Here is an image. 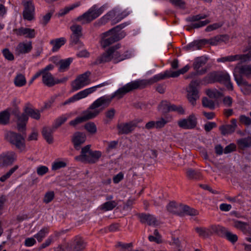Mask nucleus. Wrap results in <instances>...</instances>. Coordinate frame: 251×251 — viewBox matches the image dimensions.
I'll return each mask as SVG.
<instances>
[{
	"mask_svg": "<svg viewBox=\"0 0 251 251\" xmlns=\"http://www.w3.org/2000/svg\"><path fill=\"white\" fill-rule=\"evenodd\" d=\"M121 47L119 43L111 46L101 55L97 57L93 62L94 65H99L113 60L114 63L116 64L126 59L129 58L130 55L127 53L121 54L118 51Z\"/></svg>",
	"mask_w": 251,
	"mask_h": 251,
	"instance_id": "f257e3e1",
	"label": "nucleus"
},
{
	"mask_svg": "<svg viewBox=\"0 0 251 251\" xmlns=\"http://www.w3.org/2000/svg\"><path fill=\"white\" fill-rule=\"evenodd\" d=\"M90 145H88L81 149L80 154L76 156L75 159L83 163L94 164L97 162L101 156V152L99 151H92Z\"/></svg>",
	"mask_w": 251,
	"mask_h": 251,
	"instance_id": "f03ea898",
	"label": "nucleus"
},
{
	"mask_svg": "<svg viewBox=\"0 0 251 251\" xmlns=\"http://www.w3.org/2000/svg\"><path fill=\"white\" fill-rule=\"evenodd\" d=\"M203 81L207 83L220 82L224 84L227 89L230 90L233 89L232 84L230 81V76L227 73L211 72L204 77Z\"/></svg>",
	"mask_w": 251,
	"mask_h": 251,
	"instance_id": "7ed1b4c3",
	"label": "nucleus"
},
{
	"mask_svg": "<svg viewBox=\"0 0 251 251\" xmlns=\"http://www.w3.org/2000/svg\"><path fill=\"white\" fill-rule=\"evenodd\" d=\"M127 93L125 86L118 89L110 97L102 96L96 100L90 106V109H95L102 105L108 106L114 98L120 99Z\"/></svg>",
	"mask_w": 251,
	"mask_h": 251,
	"instance_id": "20e7f679",
	"label": "nucleus"
},
{
	"mask_svg": "<svg viewBox=\"0 0 251 251\" xmlns=\"http://www.w3.org/2000/svg\"><path fill=\"white\" fill-rule=\"evenodd\" d=\"M103 7L98 8L96 5H94L82 15L78 16L75 21L80 22L82 25L89 24L99 17L103 13Z\"/></svg>",
	"mask_w": 251,
	"mask_h": 251,
	"instance_id": "39448f33",
	"label": "nucleus"
},
{
	"mask_svg": "<svg viewBox=\"0 0 251 251\" xmlns=\"http://www.w3.org/2000/svg\"><path fill=\"white\" fill-rule=\"evenodd\" d=\"M24 135L13 131L8 132L6 136L7 140L12 145H14L16 148L22 151L25 149V140Z\"/></svg>",
	"mask_w": 251,
	"mask_h": 251,
	"instance_id": "423d86ee",
	"label": "nucleus"
},
{
	"mask_svg": "<svg viewBox=\"0 0 251 251\" xmlns=\"http://www.w3.org/2000/svg\"><path fill=\"white\" fill-rule=\"evenodd\" d=\"M91 73L87 71L79 75L71 83L72 90L77 91L89 83V76Z\"/></svg>",
	"mask_w": 251,
	"mask_h": 251,
	"instance_id": "0eeeda50",
	"label": "nucleus"
},
{
	"mask_svg": "<svg viewBox=\"0 0 251 251\" xmlns=\"http://www.w3.org/2000/svg\"><path fill=\"white\" fill-rule=\"evenodd\" d=\"M200 83V79H195L192 80L189 84V90L187 91V98L190 102L193 105L196 104V100L199 98L198 87Z\"/></svg>",
	"mask_w": 251,
	"mask_h": 251,
	"instance_id": "6e6552de",
	"label": "nucleus"
},
{
	"mask_svg": "<svg viewBox=\"0 0 251 251\" xmlns=\"http://www.w3.org/2000/svg\"><path fill=\"white\" fill-rule=\"evenodd\" d=\"M22 4L24 9L23 17L24 20L31 21L34 19L35 6L33 0H23Z\"/></svg>",
	"mask_w": 251,
	"mask_h": 251,
	"instance_id": "1a4fd4ad",
	"label": "nucleus"
},
{
	"mask_svg": "<svg viewBox=\"0 0 251 251\" xmlns=\"http://www.w3.org/2000/svg\"><path fill=\"white\" fill-rule=\"evenodd\" d=\"M86 247V242L82 237L75 236L70 243H67L66 249L67 251H83Z\"/></svg>",
	"mask_w": 251,
	"mask_h": 251,
	"instance_id": "9d476101",
	"label": "nucleus"
},
{
	"mask_svg": "<svg viewBox=\"0 0 251 251\" xmlns=\"http://www.w3.org/2000/svg\"><path fill=\"white\" fill-rule=\"evenodd\" d=\"M89 110L90 109L89 108L88 110L84 112V115L82 116L76 117L75 119L69 122V125L75 126L78 124L95 118L100 112V110L97 109L94 111H90Z\"/></svg>",
	"mask_w": 251,
	"mask_h": 251,
	"instance_id": "9b49d317",
	"label": "nucleus"
},
{
	"mask_svg": "<svg viewBox=\"0 0 251 251\" xmlns=\"http://www.w3.org/2000/svg\"><path fill=\"white\" fill-rule=\"evenodd\" d=\"M233 75L235 80L241 78L243 80V76H245L247 78L251 77V65H245L241 66H236L234 69Z\"/></svg>",
	"mask_w": 251,
	"mask_h": 251,
	"instance_id": "f8f14e48",
	"label": "nucleus"
},
{
	"mask_svg": "<svg viewBox=\"0 0 251 251\" xmlns=\"http://www.w3.org/2000/svg\"><path fill=\"white\" fill-rule=\"evenodd\" d=\"M197 123V118L193 113L187 118L180 119L177 122L179 127L184 129H194L196 127Z\"/></svg>",
	"mask_w": 251,
	"mask_h": 251,
	"instance_id": "ddd939ff",
	"label": "nucleus"
},
{
	"mask_svg": "<svg viewBox=\"0 0 251 251\" xmlns=\"http://www.w3.org/2000/svg\"><path fill=\"white\" fill-rule=\"evenodd\" d=\"M137 126V122L131 121L127 123L118 124L117 126L118 135L128 134L132 132Z\"/></svg>",
	"mask_w": 251,
	"mask_h": 251,
	"instance_id": "4468645a",
	"label": "nucleus"
},
{
	"mask_svg": "<svg viewBox=\"0 0 251 251\" xmlns=\"http://www.w3.org/2000/svg\"><path fill=\"white\" fill-rule=\"evenodd\" d=\"M68 79V77H64L61 79H55L51 73H45L43 75L42 82L46 86L51 87L57 84L65 83Z\"/></svg>",
	"mask_w": 251,
	"mask_h": 251,
	"instance_id": "2eb2a0df",
	"label": "nucleus"
},
{
	"mask_svg": "<svg viewBox=\"0 0 251 251\" xmlns=\"http://www.w3.org/2000/svg\"><path fill=\"white\" fill-rule=\"evenodd\" d=\"M235 60H240L241 62H246L251 60V52H248L245 54H236L223 57L218 59L217 61L220 62H232Z\"/></svg>",
	"mask_w": 251,
	"mask_h": 251,
	"instance_id": "dca6fc26",
	"label": "nucleus"
},
{
	"mask_svg": "<svg viewBox=\"0 0 251 251\" xmlns=\"http://www.w3.org/2000/svg\"><path fill=\"white\" fill-rule=\"evenodd\" d=\"M16 159V154L13 151L2 153L0 155V167H7L11 166Z\"/></svg>",
	"mask_w": 251,
	"mask_h": 251,
	"instance_id": "f3484780",
	"label": "nucleus"
},
{
	"mask_svg": "<svg viewBox=\"0 0 251 251\" xmlns=\"http://www.w3.org/2000/svg\"><path fill=\"white\" fill-rule=\"evenodd\" d=\"M72 32L71 35V42L76 45L79 42V39L82 36V27L77 24H74L70 27Z\"/></svg>",
	"mask_w": 251,
	"mask_h": 251,
	"instance_id": "a211bd4d",
	"label": "nucleus"
},
{
	"mask_svg": "<svg viewBox=\"0 0 251 251\" xmlns=\"http://www.w3.org/2000/svg\"><path fill=\"white\" fill-rule=\"evenodd\" d=\"M207 57L204 56H201L197 57L193 63V66L194 69L197 71V74L202 75L205 74L207 72V69L204 68L199 70V69L204 66L207 62Z\"/></svg>",
	"mask_w": 251,
	"mask_h": 251,
	"instance_id": "6ab92c4d",
	"label": "nucleus"
},
{
	"mask_svg": "<svg viewBox=\"0 0 251 251\" xmlns=\"http://www.w3.org/2000/svg\"><path fill=\"white\" fill-rule=\"evenodd\" d=\"M86 140V136L84 133L79 131L74 133L72 138L74 148L77 151L79 150L81 145L85 142Z\"/></svg>",
	"mask_w": 251,
	"mask_h": 251,
	"instance_id": "aec40b11",
	"label": "nucleus"
},
{
	"mask_svg": "<svg viewBox=\"0 0 251 251\" xmlns=\"http://www.w3.org/2000/svg\"><path fill=\"white\" fill-rule=\"evenodd\" d=\"M110 36L107 38L104 39L102 35V47L105 48L106 47L110 46L115 42L118 41L123 39L126 36V32L122 31L119 34H110Z\"/></svg>",
	"mask_w": 251,
	"mask_h": 251,
	"instance_id": "412c9836",
	"label": "nucleus"
},
{
	"mask_svg": "<svg viewBox=\"0 0 251 251\" xmlns=\"http://www.w3.org/2000/svg\"><path fill=\"white\" fill-rule=\"evenodd\" d=\"M17 128L18 130L23 134H25L26 126L28 120V115L24 111L16 118Z\"/></svg>",
	"mask_w": 251,
	"mask_h": 251,
	"instance_id": "4be33fe9",
	"label": "nucleus"
},
{
	"mask_svg": "<svg viewBox=\"0 0 251 251\" xmlns=\"http://www.w3.org/2000/svg\"><path fill=\"white\" fill-rule=\"evenodd\" d=\"M146 79H138L132 81L124 85L127 93L137 89H143L146 88L147 85Z\"/></svg>",
	"mask_w": 251,
	"mask_h": 251,
	"instance_id": "5701e85b",
	"label": "nucleus"
},
{
	"mask_svg": "<svg viewBox=\"0 0 251 251\" xmlns=\"http://www.w3.org/2000/svg\"><path fill=\"white\" fill-rule=\"evenodd\" d=\"M13 32L18 36H24L25 38L32 39L35 37L36 32L34 29L21 27L13 29Z\"/></svg>",
	"mask_w": 251,
	"mask_h": 251,
	"instance_id": "b1692460",
	"label": "nucleus"
},
{
	"mask_svg": "<svg viewBox=\"0 0 251 251\" xmlns=\"http://www.w3.org/2000/svg\"><path fill=\"white\" fill-rule=\"evenodd\" d=\"M171 71L167 70L164 72L163 74H159L155 75L153 77L149 79H146V82H147V85H151L160 80L165 79L166 78L172 77Z\"/></svg>",
	"mask_w": 251,
	"mask_h": 251,
	"instance_id": "393cba45",
	"label": "nucleus"
},
{
	"mask_svg": "<svg viewBox=\"0 0 251 251\" xmlns=\"http://www.w3.org/2000/svg\"><path fill=\"white\" fill-rule=\"evenodd\" d=\"M24 111L28 115V117L30 116L35 120H39L40 118L41 115L39 110L34 109L30 103H26L25 104Z\"/></svg>",
	"mask_w": 251,
	"mask_h": 251,
	"instance_id": "a878e982",
	"label": "nucleus"
},
{
	"mask_svg": "<svg viewBox=\"0 0 251 251\" xmlns=\"http://www.w3.org/2000/svg\"><path fill=\"white\" fill-rule=\"evenodd\" d=\"M141 223H147L149 226L155 225L157 222L156 218L149 214L139 213L137 214Z\"/></svg>",
	"mask_w": 251,
	"mask_h": 251,
	"instance_id": "bb28decb",
	"label": "nucleus"
},
{
	"mask_svg": "<svg viewBox=\"0 0 251 251\" xmlns=\"http://www.w3.org/2000/svg\"><path fill=\"white\" fill-rule=\"evenodd\" d=\"M207 44L206 39L195 40L185 47L187 50L201 49L204 45Z\"/></svg>",
	"mask_w": 251,
	"mask_h": 251,
	"instance_id": "cd10ccee",
	"label": "nucleus"
},
{
	"mask_svg": "<svg viewBox=\"0 0 251 251\" xmlns=\"http://www.w3.org/2000/svg\"><path fill=\"white\" fill-rule=\"evenodd\" d=\"M55 129L53 127L45 126L43 128L42 134L47 142L51 144L53 142L52 134Z\"/></svg>",
	"mask_w": 251,
	"mask_h": 251,
	"instance_id": "c85d7f7f",
	"label": "nucleus"
},
{
	"mask_svg": "<svg viewBox=\"0 0 251 251\" xmlns=\"http://www.w3.org/2000/svg\"><path fill=\"white\" fill-rule=\"evenodd\" d=\"M32 49V42L29 41L28 43H20L17 46L16 50L19 54H25L29 52Z\"/></svg>",
	"mask_w": 251,
	"mask_h": 251,
	"instance_id": "c756f323",
	"label": "nucleus"
},
{
	"mask_svg": "<svg viewBox=\"0 0 251 251\" xmlns=\"http://www.w3.org/2000/svg\"><path fill=\"white\" fill-rule=\"evenodd\" d=\"M227 229L226 227L220 225H212L210 226L211 235L215 234L221 237H224Z\"/></svg>",
	"mask_w": 251,
	"mask_h": 251,
	"instance_id": "7c9ffc66",
	"label": "nucleus"
},
{
	"mask_svg": "<svg viewBox=\"0 0 251 251\" xmlns=\"http://www.w3.org/2000/svg\"><path fill=\"white\" fill-rule=\"evenodd\" d=\"M186 177L190 180H198L202 179V176L201 173L192 168H188L186 172Z\"/></svg>",
	"mask_w": 251,
	"mask_h": 251,
	"instance_id": "2f4dec72",
	"label": "nucleus"
},
{
	"mask_svg": "<svg viewBox=\"0 0 251 251\" xmlns=\"http://www.w3.org/2000/svg\"><path fill=\"white\" fill-rule=\"evenodd\" d=\"M66 42V39L64 37H61L50 41V44L52 46V51H58L59 49Z\"/></svg>",
	"mask_w": 251,
	"mask_h": 251,
	"instance_id": "473e14b6",
	"label": "nucleus"
},
{
	"mask_svg": "<svg viewBox=\"0 0 251 251\" xmlns=\"http://www.w3.org/2000/svg\"><path fill=\"white\" fill-rule=\"evenodd\" d=\"M237 144L238 148L242 150L251 147V137L248 136L238 139L237 141Z\"/></svg>",
	"mask_w": 251,
	"mask_h": 251,
	"instance_id": "72a5a7b5",
	"label": "nucleus"
},
{
	"mask_svg": "<svg viewBox=\"0 0 251 251\" xmlns=\"http://www.w3.org/2000/svg\"><path fill=\"white\" fill-rule=\"evenodd\" d=\"M232 221L233 222L232 226L234 227L241 230L244 234H246L247 233V226H249L248 223L235 219H233Z\"/></svg>",
	"mask_w": 251,
	"mask_h": 251,
	"instance_id": "f704fd0d",
	"label": "nucleus"
},
{
	"mask_svg": "<svg viewBox=\"0 0 251 251\" xmlns=\"http://www.w3.org/2000/svg\"><path fill=\"white\" fill-rule=\"evenodd\" d=\"M236 83L238 85H242L244 86L241 89L244 95H248L251 94V84H249L246 80H243L241 78L236 80Z\"/></svg>",
	"mask_w": 251,
	"mask_h": 251,
	"instance_id": "c9c22d12",
	"label": "nucleus"
},
{
	"mask_svg": "<svg viewBox=\"0 0 251 251\" xmlns=\"http://www.w3.org/2000/svg\"><path fill=\"white\" fill-rule=\"evenodd\" d=\"M73 61L72 58H68L66 59L60 60L58 64L59 65V71L60 72H63L66 70H68L69 68V66Z\"/></svg>",
	"mask_w": 251,
	"mask_h": 251,
	"instance_id": "e433bc0d",
	"label": "nucleus"
},
{
	"mask_svg": "<svg viewBox=\"0 0 251 251\" xmlns=\"http://www.w3.org/2000/svg\"><path fill=\"white\" fill-rule=\"evenodd\" d=\"M126 25V23H123L113 27L108 31L103 33V37H107L108 36H110V34H119V32Z\"/></svg>",
	"mask_w": 251,
	"mask_h": 251,
	"instance_id": "4c0bfd02",
	"label": "nucleus"
},
{
	"mask_svg": "<svg viewBox=\"0 0 251 251\" xmlns=\"http://www.w3.org/2000/svg\"><path fill=\"white\" fill-rule=\"evenodd\" d=\"M195 231L198 233L199 236L203 238H206L211 236L210 227L209 228L199 227L195 228Z\"/></svg>",
	"mask_w": 251,
	"mask_h": 251,
	"instance_id": "58836bf2",
	"label": "nucleus"
},
{
	"mask_svg": "<svg viewBox=\"0 0 251 251\" xmlns=\"http://www.w3.org/2000/svg\"><path fill=\"white\" fill-rule=\"evenodd\" d=\"M117 204L118 203L115 201H108L100 205V209L104 211L112 210Z\"/></svg>",
	"mask_w": 251,
	"mask_h": 251,
	"instance_id": "ea45409f",
	"label": "nucleus"
},
{
	"mask_svg": "<svg viewBox=\"0 0 251 251\" xmlns=\"http://www.w3.org/2000/svg\"><path fill=\"white\" fill-rule=\"evenodd\" d=\"M180 207L181 208L183 213H185L190 216H196L199 214V212L196 209L191 208L188 205H180Z\"/></svg>",
	"mask_w": 251,
	"mask_h": 251,
	"instance_id": "a19ab883",
	"label": "nucleus"
},
{
	"mask_svg": "<svg viewBox=\"0 0 251 251\" xmlns=\"http://www.w3.org/2000/svg\"><path fill=\"white\" fill-rule=\"evenodd\" d=\"M219 130L223 135L231 134L235 130L234 127L230 125H222L219 127Z\"/></svg>",
	"mask_w": 251,
	"mask_h": 251,
	"instance_id": "79ce46f5",
	"label": "nucleus"
},
{
	"mask_svg": "<svg viewBox=\"0 0 251 251\" xmlns=\"http://www.w3.org/2000/svg\"><path fill=\"white\" fill-rule=\"evenodd\" d=\"M10 113L7 110L0 112V124L5 125L9 123Z\"/></svg>",
	"mask_w": 251,
	"mask_h": 251,
	"instance_id": "37998d69",
	"label": "nucleus"
},
{
	"mask_svg": "<svg viewBox=\"0 0 251 251\" xmlns=\"http://www.w3.org/2000/svg\"><path fill=\"white\" fill-rule=\"evenodd\" d=\"M14 82L16 86L22 87L25 85L26 81L23 75L19 74L15 76Z\"/></svg>",
	"mask_w": 251,
	"mask_h": 251,
	"instance_id": "c03bdc74",
	"label": "nucleus"
},
{
	"mask_svg": "<svg viewBox=\"0 0 251 251\" xmlns=\"http://www.w3.org/2000/svg\"><path fill=\"white\" fill-rule=\"evenodd\" d=\"M91 93H92L91 90L90 88H89L78 92L76 94L74 95L73 97L75 101H76L86 97L88 95Z\"/></svg>",
	"mask_w": 251,
	"mask_h": 251,
	"instance_id": "a18cd8bd",
	"label": "nucleus"
},
{
	"mask_svg": "<svg viewBox=\"0 0 251 251\" xmlns=\"http://www.w3.org/2000/svg\"><path fill=\"white\" fill-rule=\"evenodd\" d=\"M224 237L226 238L227 240L232 244H234L238 241V236L236 234L232 233L228 229L226 232Z\"/></svg>",
	"mask_w": 251,
	"mask_h": 251,
	"instance_id": "49530a36",
	"label": "nucleus"
},
{
	"mask_svg": "<svg viewBox=\"0 0 251 251\" xmlns=\"http://www.w3.org/2000/svg\"><path fill=\"white\" fill-rule=\"evenodd\" d=\"M172 104L166 100H162L159 105V108L163 113H167L171 111Z\"/></svg>",
	"mask_w": 251,
	"mask_h": 251,
	"instance_id": "de8ad7c7",
	"label": "nucleus"
},
{
	"mask_svg": "<svg viewBox=\"0 0 251 251\" xmlns=\"http://www.w3.org/2000/svg\"><path fill=\"white\" fill-rule=\"evenodd\" d=\"M167 210L170 213H172L173 214H177L180 216L182 215V213L181 212H179L177 211V206L175 202L171 201L170 202L168 205L167 206Z\"/></svg>",
	"mask_w": 251,
	"mask_h": 251,
	"instance_id": "09e8293b",
	"label": "nucleus"
},
{
	"mask_svg": "<svg viewBox=\"0 0 251 251\" xmlns=\"http://www.w3.org/2000/svg\"><path fill=\"white\" fill-rule=\"evenodd\" d=\"M84 128L90 134H94L97 132V128L96 124L93 122L86 123L84 126Z\"/></svg>",
	"mask_w": 251,
	"mask_h": 251,
	"instance_id": "8fccbe9b",
	"label": "nucleus"
},
{
	"mask_svg": "<svg viewBox=\"0 0 251 251\" xmlns=\"http://www.w3.org/2000/svg\"><path fill=\"white\" fill-rule=\"evenodd\" d=\"M49 227H44L34 235V237L37 239L39 242H41L43 240V239L46 236V235L49 232Z\"/></svg>",
	"mask_w": 251,
	"mask_h": 251,
	"instance_id": "3c124183",
	"label": "nucleus"
},
{
	"mask_svg": "<svg viewBox=\"0 0 251 251\" xmlns=\"http://www.w3.org/2000/svg\"><path fill=\"white\" fill-rule=\"evenodd\" d=\"M19 168L18 165H15L13 168H11L8 172L2 176L0 177V181L1 182H4L6 180L9 178Z\"/></svg>",
	"mask_w": 251,
	"mask_h": 251,
	"instance_id": "603ef678",
	"label": "nucleus"
},
{
	"mask_svg": "<svg viewBox=\"0 0 251 251\" xmlns=\"http://www.w3.org/2000/svg\"><path fill=\"white\" fill-rule=\"evenodd\" d=\"M202 104L204 107L209 108L210 109L213 110L215 108L214 102L206 97H204L202 100Z\"/></svg>",
	"mask_w": 251,
	"mask_h": 251,
	"instance_id": "864d4df0",
	"label": "nucleus"
},
{
	"mask_svg": "<svg viewBox=\"0 0 251 251\" xmlns=\"http://www.w3.org/2000/svg\"><path fill=\"white\" fill-rule=\"evenodd\" d=\"M67 117L64 115H63L57 119H56L54 122V124L52 127L55 129H57L63 124L67 120Z\"/></svg>",
	"mask_w": 251,
	"mask_h": 251,
	"instance_id": "5fc2aeb1",
	"label": "nucleus"
},
{
	"mask_svg": "<svg viewBox=\"0 0 251 251\" xmlns=\"http://www.w3.org/2000/svg\"><path fill=\"white\" fill-rule=\"evenodd\" d=\"M189 69V67L188 65H186L182 69L176 71H171V76L172 77H177L181 74H184L186 72H187Z\"/></svg>",
	"mask_w": 251,
	"mask_h": 251,
	"instance_id": "6e6d98bb",
	"label": "nucleus"
},
{
	"mask_svg": "<svg viewBox=\"0 0 251 251\" xmlns=\"http://www.w3.org/2000/svg\"><path fill=\"white\" fill-rule=\"evenodd\" d=\"M54 198V192L53 191H49L46 193L43 202L45 203H49L51 202Z\"/></svg>",
	"mask_w": 251,
	"mask_h": 251,
	"instance_id": "4d7b16f0",
	"label": "nucleus"
},
{
	"mask_svg": "<svg viewBox=\"0 0 251 251\" xmlns=\"http://www.w3.org/2000/svg\"><path fill=\"white\" fill-rule=\"evenodd\" d=\"M3 55L5 59L9 61H12L14 59V56L13 53L10 51L8 49L5 48L2 50Z\"/></svg>",
	"mask_w": 251,
	"mask_h": 251,
	"instance_id": "13d9d810",
	"label": "nucleus"
},
{
	"mask_svg": "<svg viewBox=\"0 0 251 251\" xmlns=\"http://www.w3.org/2000/svg\"><path fill=\"white\" fill-rule=\"evenodd\" d=\"M67 166V163L63 161L54 162L52 165L51 169L52 170H57Z\"/></svg>",
	"mask_w": 251,
	"mask_h": 251,
	"instance_id": "bf43d9fd",
	"label": "nucleus"
},
{
	"mask_svg": "<svg viewBox=\"0 0 251 251\" xmlns=\"http://www.w3.org/2000/svg\"><path fill=\"white\" fill-rule=\"evenodd\" d=\"M171 111H176L178 114L183 115L185 114V110L181 105H176L172 104L171 107Z\"/></svg>",
	"mask_w": 251,
	"mask_h": 251,
	"instance_id": "052dcab7",
	"label": "nucleus"
},
{
	"mask_svg": "<svg viewBox=\"0 0 251 251\" xmlns=\"http://www.w3.org/2000/svg\"><path fill=\"white\" fill-rule=\"evenodd\" d=\"M239 121L245 126H249L251 125V119L244 115H241L239 117Z\"/></svg>",
	"mask_w": 251,
	"mask_h": 251,
	"instance_id": "680f3d73",
	"label": "nucleus"
},
{
	"mask_svg": "<svg viewBox=\"0 0 251 251\" xmlns=\"http://www.w3.org/2000/svg\"><path fill=\"white\" fill-rule=\"evenodd\" d=\"M115 16V12L114 11H110L108 12L100 19L102 22H107L108 20H111Z\"/></svg>",
	"mask_w": 251,
	"mask_h": 251,
	"instance_id": "e2e57ef3",
	"label": "nucleus"
},
{
	"mask_svg": "<svg viewBox=\"0 0 251 251\" xmlns=\"http://www.w3.org/2000/svg\"><path fill=\"white\" fill-rule=\"evenodd\" d=\"M37 173L39 176H42L49 172V169L45 166H40L37 168Z\"/></svg>",
	"mask_w": 251,
	"mask_h": 251,
	"instance_id": "0e129e2a",
	"label": "nucleus"
},
{
	"mask_svg": "<svg viewBox=\"0 0 251 251\" xmlns=\"http://www.w3.org/2000/svg\"><path fill=\"white\" fill-rule=\"evenodd\" d=\"M216 127V123L212 122H208L204 125V129L206 132H210L213 128Z\"/></svg>",
	"mask_w": 251,
	"mask_h": 251,
	"instance_id": "69168bd1",
	"label": "nucleus"
},
{
	"mask_svg": "<svg viewBox=\"0 0 251 251\" xmlns=\"http://www.w3.org/2000/svg\"><path fill=\"white\" fill-rule=\"evenodd\" d=\"M133 246V244L132 243H122L121 242H119L117 243V245H116V247L117 248L120 247L121 248L120 251H124V250H126V249L131 248Z\"/></svg>",
	"mask_w": 251,
	"mask_h": 251,
	"instance_id": "338daca9",
	"label": "nucleus"
},
{
	"mask_svg": "<svg viewBox=\"0 0 251 251\" xmlns=\"http://www.w3.org/2000/svg\"><path fill=\"white\" fill-rule=\"evenodd\" d=\"M170 2L174 6L180 8H184L185 3L182 0H169Z\"/></svg>",
	"mask_w": 251,
	"mask_h": 251,
	"instance_id": "774afa93",
	"label": "nucleus"
}]
</instances>
